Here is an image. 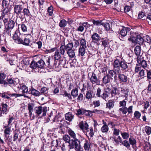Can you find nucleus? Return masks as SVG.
<instances>
[{
  "label": "nucleus",
  "mask_w": 151,
  "mask_h": 151,
  "mask_svg": "<svg viewBox=\"0 0 151 151\" xmlns=\"http://www.w3.org/2000/svg\"><path fill=\"white\" fill-rule=\"evenodd\" d=\"M28 60L27 59H24L21 61V65L23 67L24 65H27L29 64V62Z\"/></svg>",
  "instance_id": "nucleus-48"
},
{
  "label": "nucleus",
  "mask_w": 151,
  "mask_h": 151,
  "mask_svg": "<svg viewBox=\"0 0 151 151\" xmlns=\"http://www.w3.org/2000/svg\"><path fill=\"white\" fill-rule=\"evenodd\" d=\"M45 65V62L42 60H40L37 62V68H42Z\"/></svg>",
  "instance_id": "nucleus-26"
},
{
  "label": "nucleus",
  "mask_w": 151,
  "mask_h": 151,
  "mask_svg": "<svg viewBox=\"0 0 151 151\" xmlns=\"http://www.w3.org/2000/svg\"><path fill=\"white\" fill-rule=\"evenodd\" d=\"M123 145L126 147L128 149L130 147V144L129 142L127 140L123 141Z\"/></svg>",
  "instance_id": "nucleus-61"
},
{
  "label": "nucleus",
  "mask_w": 151,
  "mask_h": 151,
  "mask_svg": "<svg viewBox=\"0 0 151 151\" xmlns=\"http://www.w3.org/2000/svg\"><path fill=\"white\" fill-rule=\"evenodd\" d=\"M48 88L46 87H43L41 88L40 90V95L42 94H43L46 96V94L47 93L48 91Z\"/></svg>",
  "instance_id": "nucleus-34"
},
{
  "label": "nucleus",
  "mask_w": 151,
  "mask_h": 151,
  "mask_svg": "<svg viewBox=\"0 0 151 151\" xmlns=\"http://www.w3.org/2000/svg\"><path fill=\"white\" fill-rule=\"evenodd\" d=\"M30 67L33 69L36 68H37V62L34 61H32L31 63Z\"/></svg>",
  "instance_id": "nucleus-45"
},
{
  "label": "nucleus",
  "mask_w": 151,
  "mask_h": 151,
  "mask_svg": "<svg viewBox=\"0 0 151 151\" xmlns=\"http://www.w3.org/2000/svg\"><path fill=\"white\" fill-rule=\"evenodd\" d=\"M80 47H86V41L84 39H82L80 40Z\"/></svg>",
  "instance_id": "nucleus-36"
},
{
  "label": "nucleus",
  "mask_w": 151,
  "mask_h": 151,
  "mask_svg": "<svg viewBox=\"0 0 151 151\" xmlns=\"http://www.w3.org/2000/svg\"><path fill=\"white\" fill-rule=\"evenodd\" d=\"M63 138L65 142L69 143L68 146L69 147L70 144L71 143V141L70 137L68 135H65L63 136Z\"/></svg>",
  "instance_id": "nucleus-25"
},
{
  "label": "nucleus",
  "mask_w": 151,
  "mask_h": 151,
  "mask_svg": "<svg viewBox=\"0 0 151 151\" xmlns=\"http://www.w3.org/2000/svg\"><path fill=\"white\" fill-rule=\"evenodd\" d=\"M122 88V87H118L117 88L116 87H113L111 90L110 88V94L111 95V98H115L116 95L122 96L123 94Z\"/></svg>",
  "instance_id": "nucleus-7"
},
{
  "label": "nucleus",
  "mask_w": 151,
  "mask_h": 151,
  "mask_svg": "<svg viewBox=\"0 0 151 151\" xmlns=\"http://www.w3.org/2000/svg\"><path fill=\"white\" fill-rule=\"evenodd\" d=\"M63 95L64 96L68 97L69 99L71 100L72 99V98L70 94L69 93H68V92L66 91H64V93Z\"/></svg>",
  "instance_id": "nucleus-53"
},
{
  "label": "nucleus",
  "mask_w": 151,
  "mask_h": 151,
  "mask_svg": "<svg viewBox=\"0 0 151 151\" xmlns=\"http://www.w3.org/2000/svg\"><path fill=\"white\" fill-rule=\"evenodd\" d=\"M90 81L93 83H95L98 81L96 75L94 73H92V75L90 79Z\"/></svg>",
  "instance_id": "nucleus-17"
},
{
  "label": "nucleus",
  "mask_w": 151,
  "mask_h": 151,
  "mask_svg": "<svg viewBox=\"0 0 151 151\" xmlns=\"http://www.w3.org/2000/svg\"><path fill=\"white\" fill-rule=\"evenodd\" d=\"M102 25L104 26L105 29L107 31L111 29L110 24L108 23H102Z\"/></svg>",
  "instance_id": "nucleus-39"
},
{
  "label": "nucleus",
  "mask_w": 151,
  "mask_h": 151,
  "mask_svg": "<svg viewBox=\"0 0 151 151\" xmlns=\"http://www.w3.org/2000/svg\"><path fill=\"white\" fill-rule=\"evenodd\" d=\"M110 95V88L107 87L104 89V91L102 92L101 89L99 88L97 91L96 95L97 97H101L104 100L109 97Z\"/></svg>",
  "instance_id": "nucleus-6"
},
{
  "label": "nucleus",
  "mask_w": 151,
  "mask_h": 151,
  "mask_svg": "<svg viewBox=\"0 0 151 151\" xmlns=\"http://www.w3.org/2000/svg\"><path fill=\"white\" fill-rule=\"evenodd\" d=\"M9 96H14L15 97V98H17L18 97H20V96H24L25 97L27 98L28 99H29V97L28 96L25 95L24 94H17V93H13L12 94H8Z\"/></svg>",
  "instance_id": "nucleus-33"
},
{
  "label": "nucleus",
  "mask_w": 151,
  "mask_h": 151,
  "mask_svg": "<svg viewBox=\"0 0 151 151\" xmlns=\"http://www.w3.org/2000/svg\"><path fill=\"white\" fill-rule=\"evenodd\" d=\"M4 128L5 129L4 132V136L5 137H6V135L10 134L11 132V129L8 126H4Z\"/></svg>",
  "instance_id": "nucleus-24"
},
{
  "label": "nucleus",
  "mask_w": 151,
  "mask_h": 151,
  "mask_svg": "<svg viewBox=\"0 0 151 151\" xmlns=\"http://www.w3.org/2000/svg\"><path fill=\"white\" fill-rule=\"evenodd\" d=\"M78 89L76 88H75L72 91L71 95L73 96L76 97L78 95Z\"/></svg>",
  "instance_id": "nucleus-38"
},
{
  "label": "nucleus",
  "mask_w": 151,
  "mask_h": 151,
  "mask_svg": "<svg viewBox=\"0 0 151 151\" xmlns=\"http://www.w3.org/2000/svg\"><path fill=\"white\" fill-rule=\"evenodd\" d=\"M132 106H131L129 107L127 109L126 107H123V114H125L128 112V114H130L132 112Z\"/></svg>",
  "instance_id": "nucleus-23"
},
{
  "label": "nucleus",
  "mask_w": 151,
  "mask_h": 151,
  "mask_svg": "<svg viewBox=\"0 0 151 151\" xmlns=\"http://www.w3.org/2000/svg\"><path fill=\"white\" fill-rule=\"evenodd\" d=\"M93 23L94 25L96 26H98L102 25V23L101 21H99V20H93Z\"/></svg>",
  "instance_id": "nucleus-56"
},
{
  "label": "nucleus",
  "mask_w": 151,
  "mask_h": 151,
  "mask_svg": "<svg viewBox=\"0 0 151 151\" xmlns=\"http://www.w3.org/2000/svg\"><path fill=\"white\" fill-rule=\"evenodd\" d=\"M147 77L148 79H151V70H147Z\"/></svg>",
  "instance_id": "nucleus-64"
},
{
  "label": "nucleus",
  "mask_w": 151,
  "mask_h": 151,
  "mask_svg": "<svg viewBox=\"0 0 151 151\" xmlns=\"http://www.w3.org/2000/svg\"><path fill=\"white\" fill-rule=\"evenodd\" d=\"M115 101L114 100H110L108 101L107 103H106V108L109 109L113 108L114 104Z\"/></svg>",
  "instance_id": "nucleus-18"
},
{
  "label": "nucleus",
  "mask_w": 151,
  "mask_h": 151,
  "mask_svg": "<svg viewBox=\"0 0 151 151\" xmlns=\"http://www.w3.org/2000/svg\"><path fill=\"white\" fill-rule=\"evenodd\" d=\"M34 107V105L31 103L29 104H28V109L29 111V116H32V113L33 111V109Z\"/></svg>",
  "instance_id": "nucleus-31"
},
{
  "label": "nucleus",
  "mask_w": 151,
  "mask_h": 151,
  "mask_svg": "<svg viewBox=\"0 0 151 151\" xmlns=\"http://www.w3.org/2000/svg\"><path fill=\"white\" fill-rule=\"evenodd\" d=\"M134 117L136 118L137 119H139L141 115V114L140 112L138 111H136L134 113Z\"/></svg>",
  "instance_id": "nucleus-57"
},
{
  "label": "nucleus",
  "mask_w": 151,
  "mask_h": 151,
  "mask_svg": "<svg viewBox=\"0 0 151 151\" xmlns=\"http://www.w3.org/2000/svg\"><path fill=\"white\" fill-rule=\"evenodd\" d=\"M130 35L131 36H129L128 38L129 41L139 45H142L143 44L144 39L140 35L134 33H132Z\"/></svg>",
  "instance_id": "nucleus-3"
},
{
  "label": "nucleus",
  "mask_w": 151,
  "mask_h": 151,
  "mask_svg": "<svg viewBox=\"0 0 151 151\" xmlns=\"http://www.w3.org/2000/svg\"><path fill=\"white\" fill-rule=\"evenodd\" d=\"M92 112L93 113H95L97 114H100L103 113L104 111L101 110L95 109L92 111Z\"/></svg>",
  "instance_id": "nucleus-52"
},
{
  "label": "nucleus",
  "mask_w": 151,
  "mask_h": 151,
  "mask_svg": "<svg viewBox=\"0 0 151 151\" xmlns=\"http://www.w3.org/2000/svg\"><path fill=\"white\" fill-rule=\"evenodd\" d=\"M104 125L101 127V130L102 132H107L109 130L108 127L106 122H104V120H102Z\"/></svg>",
  "instance_id": "nucleus-19"
},
{
  "label": "nucleus",
  "mask_w": 151,
  "mask_h": 151,
  "mask_svg": "<svg viewBox=\"0 0 151 151\" xmlns=\"http://www.w3.org/2000/svg\"><path fill=\"white\" fill-rule=\"evenodd\" d=\"M4 9L2 11L1 14V17L2 18L4 17L5 15L9 11V9L8 7H6V8H3Z\"/></svg>",
  "instance_id": "nucleus-35"
},
{
  "label": "nucleus",
  "mask_w": 151,
  "mask_h": 151,
  "mask_svg": "<svg viewBox=\"0 0 151 151\" xmlns=\"http://www.w3.org/2000/svg\"><path fill=\"white\" fill-rule=\"evenodd\" d=\"M116 74V73L113 70H110L109 72V74L108 76L111 78H112L114 75Z\"/></svg>",
  "instance_id": "nucleus-49"
},
{
  "label": "nucleus",
  "mask_w": 151,
  "mask_h": 151,
  "mask_svg": "<svg viewBox=\"0 0 151 151\" xmlns=\"http://www.w3.org/2000/svg\"><path fill=\"white\" fill-rule=\"evenodd\" d=\"M68 132L69 134L73 139L71 140V143L70 144V148H74L76 145L78 147V143L80 142L79 140L82 137L78 134L76 135L74 132L71 129H70Z\"/></svg>",
  "instance_id": "nucleus-1"
},
{
  "label": "nucleus",
  "mask_w": 151,
  "mask_h": 151,
  "mask_svg": "<svg viewBox=\"0 0 151 151\" xmlns=\"http://www.w3.org/2000/svg\"><path fill=\"white\" fill-rule=\"evenodd\" d=\"M23 13L24 16L28 17L29 16L30 12L27 8H24L23 10Z\"/></svg>",
  "instance_id": "nucleus-46"
},
{
  "label": "nucleus",
  "mask_w": 151,
  "mask_h": 151,
  "mask_svg": "<svg viewBox=\"0 0 151 151\" xmlns=\"http://www.w3.org/2000/svg\"><path fill=\"white\" fill-rule=\"evenodd\" d=\"M66 49V51L72 49L73 47V45L72 42H69L68 44L65 45L64 46Z\"/></svg>",
  "instance_id": "nucleus-27"
},
{
  "label": "nucleus",
  "mask_w": 151,
  "mask_h": 151,
  "mask_svg": "<svg viewBox=\"0 0 151 151\" xmlns=\"http://www.w3.org/2000/svg\"><path fill=\"white\" fill-rule=\"evenodd\" d=\"M69 57L70 58H73L75 56V53L73 50L72 49L66 51Z\"/></svg>",
  "instance_id": "nucleus-28"
},
{
  "label": "nucleus",
  "mask_w": 151,
  "mask_h": 151,
  "mask_svg": "<svg viewBox=\"0 0 151 151\" xmlns=\"http://www.w3.org/2000/svg\"><path fill=\"white\" fill-rule=\"evenodd\" d=\"M102 81L105 84L108 83L110 81V79L108 75L105 76L102 79Z\"/></svg>",
  "instance_id": "nucleus-40"
},
{
  "label": "nucleus",
  "mask_w": 151,
  "mask_h": 151,
  "mask_svg": "<svg viewBox=\"0 0 151 151\" xmlns=\"http://www.w3.org/2000/svg\"><path fill=\"white\" fill-rule=\"evenodd\" d=\"M79 142L78 143V147L76 146V145L75 149L77 147L78 148L81 147L82 148L83 151V148L81 147V143L83 144V147L86 151H89L91 148L92 145L90 141L82 137L79 140Z\"/></svg>",
  "instance_id": "nucleus-2"
},
{
  "label": "nucleus",
  "mask_w": 151,
  "mask_h": 151,
  "mask_svg": "<svg viewBox=\"0 0 151 151\" xmlns=\"http://www.w3.org/2000/svg\"><path fill=\"white\" fill-rule=\"evenodd\" d=\"M140 65L143 68H145L147 66V62L145 60H142V61L140 63Z\"/></svg>",
  "instance_id": "nucleus-59"
},
{
  "label": "nucleus",
  "mask_w": 151,
  "mask_h": 151,
  "mask_svg": "<svg viewBox=\"0 0 151 151\" xmlns=\"http://www.w3.org/2000/svg\"><path fill=\"white\" fill-rule=\"evenodd\" d=\"M65 50L66 49L64 46L62 45L59 48V52L60 53V54L62 55H64Z\"/></svg>",
  "instance_id": "nucleus-44"
},
{
  "label": "nucleus",
  "mask_w": 151,
  "mask_h": 151,
  "mask_svg": "<svg viewBox=\"0 0 151 151\" xmlns=\"http://www.w3.org/2000/svg\"><path fill=\"white\" fill-rule=\"evenodd\" d=\"M21 41L20 44H22L25 45H28L30 42L29 40L26 38L24 39V41L22 39H21Z\"/></svg>",
  "instance_id": "nucleus-42"
},
{
  "label": "nucleus",
  "mask_w": 151,
  "mask_h": 151,
  "mask_svg": "<svg viewBox=\"0 0 151 151\" xmlns=\"http://www.w3.org/2000/svg\"><path fill=\"white\" fill-rule=\"evenodd\" d=\"M3 22L5 25L7 26L5 31L8 35L11 36L10 32L11 30L12 29L15 25V22L14 20L11 19H8L7 18H4L3 20Z\"/></svg>",
  "instance_id": "nucleus-5"
},
{
  "label": "nucleus",
  "mask_w": 151,
  "mask_h": 151,
  "mask_svg": "<svg viewBox=\"0 0 151 151\" xmlns=\"http://www.w3.org/2000/svg\"><path fill=\"white\" fill-rule=\"evenodd\" d=\"M35 112L38 116H39L42 112L43 116H45L46 115V114L47 111V108L45 106L43 107L41 106L36 107L35 109Z\"/></svg>",
  "instance_id": "nucleus-8"
},
{
  "label": "nucleus",
  "mask_w": 151,
  "mask_h": 151,
  "mask_svg": "<svg viewBox=\"0 0 151 151\" xmlns=\"http://www.w3.org/2000/svg\"><path fill=\"white\" fill-rule=\"evenodd\" d=\"M67 24V22L65 19H63L60 21L59 25L61 27H63L66 26Z\"/></svg>",
  "instance_id": "nucleus-43"
},
{
  "label": "nucleus",
  "mask_w": 151,
  "mask_h": 151,
  "mask_svg": "<svg viewBox=\"0 0 151 151\" xmlns=\"http://www.w3.org/2000/svg\"><path fill=\"white\" fill-rule=\"evenodd\" d=\"M86 48L85 47H80L78 50L79 54L82 56H83L86 52L85 50Z\"/></svg>",
  "instance_id": "nucleus-32"
},
{
  "label": "nucleus",
  "mask_w": 151,
  "mask_h": 151,
  "mask_svg": "<svg viewBox=\"0 0 151 151\" xmlns=\"http://www.w3.org/2000/svg\"><path fill=\"white\" fill-rule=\"evenodd\" d=\"M13 141H16L18 138L19 132L17 130H15L14 131Z\"/></svg>",
  "instance_id": "nucleus-41"
},
{
  "label": "nucleus",
  "mask_w": 151,
  "mask_h": 151,
  "mask_svg": "<svg viewBox=\"0 0 151 151\" xmlns=\"http://www.w3.org/2000/svg\"><path fill=\"white\" fill-rule=\"evenodd\" d=\"M93 92L91 90H89L86 91L85 97L88 100L91 99L94 97Z\"/></svg>",
  "instance_id": "nucleus-15"
},
{
  "label": "nucleus",
  "mask_w": 151,
  "mask_h": 151,
  "mask_svg": "<svg viewBox=\"0 0 151 151\" xmlns=\"http://www.w3.org/2000/svg\"><path fill=\"white\" fill-rule=\"evenodd\" d=\"M23 7L22 5H15L14 8V12L16 14L17 16H19V17L21 19L23 18V16L21 14L19 16L22 12Z\"/></svg>",
  "instance_id": "nucleus-9"
},
{
  "label": "nucleus",
  "mask_w": 151,
  "mask_h": 151,
  "mask_svg": "<svg viewBox=\"0 0 151 151\" xmlns=\"http://www.w3.org/2000/svg\"><path fill=\"white\" fill-rule=\"evenodd\" d=\"M53 7L52 6H50L47 9V11L50 16H51L53 13Z\"/></svg>",
  "instance_id": "nucleus-54"
},
{
  "label": "nucleus",
  "mask_w": 151,
  "mask_h": 151,
  "mask_svg": "<svg viewBox=\"0 0 151 151\" xmlns=\"http://www.w3.org/2000/svg\"><path fill=\"white\" fill-rule=\"evenodd\" d=\"M145 131L147 135H150L151 133V127L149 126H146L145 127Z\"/></svg>",
  "instance_id": "nucleus-47"
},
{
  "label": "nucleus",
  "mask_w": 151,
  "mask_h": 151,
  "mask_svg": "<svg viewBox=\"0 0 151 151\" xmlns=\"http://www.w3.org/2000/svg\"><path fill=\"white\" fill-rule=\"evenodd\" d=\"M130 144L132 145H135L136 143V140L133 138H130L129 139Z\"/></svg>",
  "instance_id": "nucleus-50"
},
{
  "label": "nucleus",
  "mask_w": 151,
  "mask_h": 151,
  "mask_svg": "<svg viewBox=\"0 0 151 151\" xmlns=\"http://www.w3.org/2000/svg\"><path fill=\"white\" fill-rule=\"evenodd\" d=\"M114 67L118 69L116 70H117L118 72V78L120 81L121 82H123V67L122 62H120L119 60H116L114 61Z\"/></svg>",
  "instance_id": "nucleus-4"
},
{
  "label": "nucleus",
  "mask_w": 151,
  "mask_h": 151,
  "mask_svg": "<svg viewBox=\"0 0 151 151\" xmlns=\"http://www.w3.org/2000/svg\"><path fill=\"white\" fill-rule=\"evenodd\" d=\"M6 77L5 75L3 73L0 74V84H3L4 87H6L8 83L4 79Z\"/></svg>",
  "instance_id": "nucleus-13"
},
{
  "label": "nucleus",
  "mask_w": 151,
  "mask_h": 151,
  "mask_svg": "<svg viewBox=\"0 0 151 151\" xmlns=\"http://www.w3.org/2000/svg\"><path fill=\"white\" fill-rule=\"evenodd\" d=\"M73 117V115L70 112H68L65 114V119L70 122L72 121Z\"/></svg>",
  "instance_id": "nucleus-21"
},
{
  "label": "nucleus",
  "mask_w": 151,
  "mask_h": 151,
  "mask_svg": "<svg viewBox=\"0 0 151 151\" xmlns=\"http://www.w3.org/2000/svg\"><path fill=\"white\" fill-rule=\"evenodd\" d=\"M141 68L140 65L137 64L135 68V73H137L139 71L141 70Z\"/></svg>",
  "instance_id": "nucleus-55"
},
{
  "label": "nucleus",
  "mask_w": 151,
  "mask_h": 151,
  "mask_svg": "<svg viewBox=\"0 0 151 151\" xmlns=\"http://www.w3.org/2000/svg\"><path fill=\"white\" fill-rule=\"evenodd\" d=\"M93 104L94 105V106L96 107L99 106L100 104V102L99 100L93 101Z\"/></svg>",
  "instance_id": "nucleus-62"
},
{
  "label": "nucleus",
  "mask_w": 151,
  "mask_h": 151,
  "mask_svg": "<svg viewBox=\"0 0 151 151\" xmlns=\"http://www.w3.org/2000/svg\"><path fill=\"white\" fill-rule=\"evenodd\" d=\"M8 84H13L14 83V81L11 78L8 79L7 80V82Z\"/></svg>",
  "instance_id": "nucleus-63"
},
{
  "label": "nucleus",
  "mask_w": 151,
  "mask_h": 151,
  "mask_svg": "<svg viewBox=\"0 0 151 151\" xmlns=\"http://www.w3.org/2000/svg\"><path fill=\"white\" fill-rule=\"evenodd\" d=\"M7 106L6 104H2L0 106V117L2 116L4 114H7Z\"/></svg>",
  "instance_id": "nucleus-10"
},
{
  "label": "nucleus",
  "mask_w": 151,
  "mask_h": 151,
  "mask_svg": "<svg viewBox=\"0 0 151 151\" xmlns=\"http://www.w3.org/2000/svg\"><path fill=\"white\" fill-rule=\"evenodd\" d=\"M92 40L93 42L96 43L99 41L103 39L100 36L96 33H93L91 37Z\"/></svg>",
  "instance_id": "nucleus-11"
},
{
  "label": "nucleus",
  "mask_w": 151,
  "mask_h": 151,
  "mask_svg": "<svg viewBox=\"0 0 151 151\" xmlns=\"http://www.w3.org/2000/svg\"><path fill=\"white\" fill-rule=\"evenodd\" d=\"M92 113H93L92 111L89 110L86 111L84 110L83 114H85L87 116L91 117L92 116L91 114Z\"/></svg>",
  "instance_id": "nucleus-51"
},
{
  "label": "nucleus",
  "mask_w": 151,
  "mask_h": 151,
  "mask_svg": "<svg viewBox=\"0 0 151 151\" xmlns=\"http://www.w3.org/2000/svg\"><path fill=\"white\" fill-rule=\"evenodd\" d=\"M102 45L104 46V49L107 47L108 41L107 40H104L102 41Z\"/></svg>",
  "instance_id": "nucleus-60"
},
{
  "label": "nucleus",
  "mask_w": 151,
  "mask_h": 151,
  "mask_svg": "<svg viewBox=\"0 0 151 151\" xmlns=\"http://www.w3.org/2000/svg\"><path fill=\"white\" fill-rule=\"evenodd\" d=\"M61 54H60L59 50H56L54 55V58L55 60H58L61 57Z\"/></svg>",
  "instance_id": "nucleus-37"
},
{
  "label": "nucleus",
  "mask_w": 151,
  "mask_h": 151,
  "mask_svg": "<svg viewBox=\"0 0 151 151\" xmlns=\"http://www.w3.org/2000/svg\"><path fill=\"white\" fill-rule=\"evenodd\" d=\"M130 28L125 27L123 26V37L127 35L128 34V35L131 36V32H130Z\"/></svg>",
  "instance_id": "nucleus-20"
},
{
  "label": "nucleus",
  "mask_w": 151,
  "mask_h": 151,
  "mask_svg": "<svg viewBox=\"0 0 151 151\" xmlns=\"http://www.w3.org/2000/svg\"><path fill=\"white\" fill-rule=\"evenodd\" d=\"M29 92L30 94L35 96H39L40 95V93L39 91L33 88L29 90Z\"/></svg>",
  "instance_id": "nucleus-16"
},
{
  "label": "nucleus",
  "mask_w": 151,
  "mask_h": 151,
  "mask_svg": "<svg viewBox=\"0 0 151 151\" xmlns=\"http://www.w3.org/2000/svg\"><path fill=\"white\" fill-rule=\"evenodd\" d=\"M134 53L137 56L140 55L141 52V49L140 46H136L134 49Z\"/></svg>",
  "instance_id": "nucleus-22"
},
{
  "label": "nucleus",
  "mask_w": 151,
  "mask_h": 151,
  "mask_svg": "<svg viewBox=\"0 0 151 151\" xmlns=\"http://www.w3.org/2000/svg\"><path fill=\"white\" fill-rule=\"evenodd\" d=\"M19 35L16 31L13 36V39L15 41V42L18 44H20L21 41V38L20 35L19 33Z\"/></svg>",
  "instance_id": "nucleus-12"
},
{
  "label": "nucleus",
  "mask_w": 151,
  "mask_h": 151,
  "mask_svg": "<svg viewBox=\"0 0 151 151\" xmlns=\"http://www.w3.org/2000/svg\"><path fill=\"white\" fill-rule=\"evenodd\" d=\"M22 90V94H24V93H27L28 91L27 87L25 85H22L20 87V89Z\"/></svg>",
  "instance_id": "nucleus-30"
},
{
  "label": "nucleus",
  "mask_w": 151,
  "mask_h": 151,
  "mask_svg": "<svg viewBox=\"0 0 151 151\" xmlns=\"http://www.w3.org/2000/svg\"><path fill=\"white\" fill-rule=\"evenodd\" d=\"M114 141L117 144H119L122 142V139L119 136L117 138L114 139Z\"/></svg>",
  "instance_id": "nucleus-58"
},
{
  "label": "nucleus",
  "mask_w": 151,
  "mask_h": 151,
  "mask_svg": "<svg viewBox=\"0 0 151 151\" xmlns=\"http://www.w3.org/2000/svg\"><path fill=\"white\" fill-rule=\"evenodd\" d=\"M144 147L145 151H149L151 150V145L149 142H146L145 143Z\"/></svg>",
  "instance_id": "nucleus-29"
},
{
  "label": "nucleus",
  "mask_w": 151,
  "mask_h": 151,
  "mask_svg": "<svg viewBox=\"0 0 151 151\" xmlns=\"http://www.w3.org/2000/svg\"><path fill=\"white\" fill-rule=\"evenodd\" d=\"M80 128L82 129L85 130L87 132H89V129L88 128V125L87 122H85L84 124L83 122H81L79 124Z\"/></svg>",
  "instance_id": "nucleus-14"
}]
</instances>
